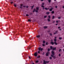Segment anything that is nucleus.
Here are the masks:
<instances>
[{
  "label": "nucleus",
  "instance_id": "1",
  "mask_svg": "<svg viewBox=\"0 0 64 64\" xmlns=\"http://www.w3.org/2000/svg\"><path fill=\"white\" fill-rule=\"evenodd\" d=\"M36 10L35 9H34L33 11V12H35V11L36 12H38V10H39V7H36Z\"/></svg>",
  "mask_w": 64,
  "mask_h": 64
},
{
  "label": "nucleus",
  "instance_id": "2",
  "mask_svg": "<svg viewBox=\"0 0 64 64\" xmlns=\"http://www.w3.org/2000/svg\"><path fill=\"white\" fill-rule=\"evenodd\" d=\"M48 18L47 19V20L48 22H50V18H51V16H48Z\"/></svg>",
  "mask_w": 64,
  "mask_h": 64
},
{
  "label": "nucleus",
  "instance_id": "3",
  "mask_svg": "<svg viewBox=\"0 0 64 64\" xmlns=\"http://www.w3.org/2000/svg\"><path fill=\"white\" fill-rule=\"evenodd\" d=\"M49 63V61H44L43 64H46V63Z\"/></svg>",
  "mask_w": 64,
  "mask_h": 64
},
{
  "label": "nucleus",
  "instance_id": "4",
  "mask_svg": "<svg viewBox=\"0 0 64 64\" xmlns=\"http://www.w3.org/2000/svg\"><path fill=\"white\" fill-rule=\"evenodd\" d=\"M38 50L39 51H42L43 50V48H41V47L39 48Z\"/></svg>",
  "mask_w": 64,
  "mask_h": 64
},
{
  "label": "nucleus",
  "instance_id": "5",
  "mask_svg": "<svg viewBox=\"0 0 64 64\" xmlns=\"http://www.w3.org/2000/svg\"><path fill=\"white\" fill-rule=\"evenodd\" d=\"M52 55H55V53H54V52L53 51H52Z\"/></svg>",
  "mask_w": 64,
  "mask_h": 64
},
{
  "label": "nucleus",
  "instance_id": "6",
  "mask_svg": "<svg viewBox=\"0 0 64 64\" xmlns=\"http://www.w3.org/2000/svg\"><path fill=\"white\" fill-rule=\"evenodd\" d=\"M34 56H37L38 55V54L37 52H36L34 54Z\"/></svg>",
  "mask_w": 64,
  "mask_h": 64
},
{
  "label": "nucleus",
  "instance_id": "7",
  "mask_svg": "<svg viewBox=\"0 0 64 64\" xmlns=\"http://www.w3.org/2000/svg\"><path fill=\"white\" fill-rule=\"evenodd\" d=\"M44 5V3H42V4L41 6L42 7H44L45 6H43Z\"/></svg>",
  "mask_w": 64,
  "mask_h": 64
},
{
  "label": "nucleus",
  "instance_id": "8",
  "mask_svg": "<svg viewBox=\"0 0 64 64\" xmlns=\"http://www.w3.org/2000/svg\"><path fill=\"white\" fill-rule=\"evenodd\" d=\"M49 54V52H47V53L46 54V56H48V54Z\"/></svg>",
  "mask_w": 64,
  "mask_h": 64
},
{
  "label": "nucleus",
  "instance_id": "9",
  "mask_svg": "<svg viewBox=\"0 0 64 64\" xmlns=\"http://www.w3.org/2000/svg\"><path fill=\"white\" fill-rule=\"evenodd\" d=\"M51 57H53V58H56V56H54V55H51Z\"/></svg>",
  "mask_w": 64,
  "mask_h": 64
},
{
  "label": "nucleus",
  "instance_id": "10",
  "mask_svg": "<svg viewBox=\"0 0 64 64\" xmlns=\"http://www.w3.org/2000/svg\"><path fill=\"white\" fill-rule=\"evenodd\" d=\"M56 49V48H54V47H53V48H52L53 51H54V50H55Z\"/></svg>",
  "mask_w": 64,
  "mask_h": 64
},
{
  "label": "nucleus",
  "instance_id": "11",
  "mask_svg": "<svg viewBox=\"0 0 64 64\" xmlns=\"http://www.w3.org/2000/svg\"><path fill=\"white\" fill-rule=\"evenodd\" d=\"M53 9V8H52L50 9L49 10L50 11H52V10Z\"/></svg>",
  "mask_w": 64,
  "mask_h": 64
},
{
  "label": "nucleus",
  "instance_id": "12",
  "mask_svg": "<svg viewBox=\"0 0 64 64\" xmlns=\"http://www.w3.org/2000/svg\"><path fill=\"white\" fill-rule=\"evenodd\" d=\"M46 42H45V40H43L42 41V43H43V44H45Z\"/></svg>",
  "mask_w": 64,
  "mask_h": 64
},
{
  "label": "nucleus",
  "instance_id": "13",
  "mask_svg": "<svg viewBox=\"0 0 64 64\" xmlns=\"http://www.w3.org/2000/svg\"><path fill=\"white\" fill-rule=\"evenodd\" d=\"M40 35H38L36 37L37 38H40Z\"/></svg>",
  "mask_w": 64,
  "mask_h": 64
},
{
  "label": "nucleus",
  "instance_id": "14",
  "mask_svg": "<svg viewBox=\"0 0 64 64\" xmlns=\"http://www.w3.org/2000/svg\"><path fill=\"white\" fill-rule=\"evenodd\" d=\"M57 32H58V31H56L54 33V34H57Z\"/></svg>",
  "mask_w": 64,
  "mask_h": 64
},
{
  "label": "nucleus",
  "instance_id": "15",
  "mask_svg": "<svg viewBox=\"0 0 64 64\" xmlns=\"http://www.w3.org/2000/svg\"><path fill=\"white\" fill-rule=\"evenodd\" d=\"M51 44H52V45H54V42H50Z\"/></svg>",
  "mask_w": 64,
  "mask_h": 64
},
{
  "label": "nucleus",
  "instance_id": "16",
  "mask_svg": "<svg viewBox=\"0 0 64 64\" xmlns=\"http://www.w3.org/2000/svg\"><path fill=\"white\" fill-rule=\"evenodd\" d=\"M50 14V12H47L46 13V14H47V15H49Z\"/></svg>",
  "mask_w": 64,
  "mask_h": 64
},
{
  "label": "nucleus",
  "instance_id": "17",
  "mask_svg": "<svg viewBox=\"0 0 64 64\" xmlns=\"http://www.w3.org/2000/svg\"><path fill=\"white\" fill-rule=\"evenodd\" d=\"M54 44H56V45H57V43H56V42H54Z\"/></svg>",
  "mask_w": 64,
  "mask_h": 64
},
{
  "label": "nucleus",
  "instance_id": "18",
  "mask_svg": "<svg viewBox=\"0 0 64 64\" xmlns=\"http://www.w3.org/2000/svg\"><path fill=\"white\" fill-rule=\"evenodd\" d=\"M44 29H46V28H47V26H44Z\"/></svg>",
  "mask_w": 64,
  "mask_h": 64
},
{
  "label": "nucleus",
  "instance_id": "19",
  "mask_svg": "<svg viewBox=\"0 0 64 64\" xmlns=\"http://www.w3.org/2000/svg\"><path fill=\"white\" fill-rule=\"evenodd\" d=\"M54 18H55V16H52V19H54Z\"/></svg>",
  "mask_w": 64,
  "mask_h": 64
},
{
  "label": "nucleus",
  "instance_id": "20",
  "mask_svg": "<svg viewBox=\"0 0 64 64\" xmlns=\"http://www.w3.org/2000/svg\"><path fill=\"white\" fill-rule=\"evenodd\" d=\"M40 56H37V58H40Z\"/></svg>",
  "mask_w": 64,
  "mask_h": 64
},
{
  "label": "nucleus",
  "instance_id": "21",
  "mask_svg": "<svg viewBox=\"0 0 64 64\" xmlns=\"http://www.w3.org/2000/svg\"><path fill=\"white\" fill-rule=\"evenodd\" d=\"M50 48L51 49H53V47H52V46H50Z\"/></svg>",
  "mask_w": 64,
  "mask_h": 64
},
{
  "label": "nucleus",
  "instance_id": "22",
  "mask_svg": "<svg viewBox=\"0 0 64 64\" xmlns=\"http://www.w3.org/2000/svg\"><path fill=\"white\" fill-rule=\"evenodd\" d=\"M54 41H55V42H56V41H57V40L56 39H54Z\"/></svg>",
  "mask_w": 64,
  "mask_h": 64
},
{
  "label": "nucleus",
  "instance_id": "23",
  "mask_svg": "<svg viewBox=\"0 0 64 64\" xmlns=\"http://www.w3.org/2000/svg\"><path fill=\"white\" fill-rule=\"evenodd\" d=\"M38 62H39V60H38L36 61V63H38Z\"/></svg>",
  "mask_w": 64,
  "mask_h": 64
},
{
  "label": "nucleus",
  "instance_id": "24",
  "mask_svg": "<svg viewBox=\"0 0 64 64\" xmlns=\"http://www.w3.org/2000/svg\"><path fill=\"white\" fill-rule=\"evenodd\" d=\"M52 14H54V11H52L51 12Z\"/></svg>",
  "mask_w": 64,
  "mask_h": 64
},
{
  "label": "nucleus",
  "instance_id": "25",
  "mask_svg": "<svg viewBox=\"0 0 64 64\" xmlns=\"http://www.w3.org/2000/svg\"><path fill=\"white\" fill-rule=\"evenodd\" d=\"M28 21H29V22H30V21H31V20L30 19H28Z\"/></svg>",
  "mask_w": 64,
  "mask_h": 64
},
{
  "label": "nucleus",
  "instance_id": "26",
  "mask_svg": "<svg viewBox=\"0 0 64 64\" xmlns=\"http://www.w3.org/2000/svg\"><path fill=\"white\" fill-rule=\"evenodd\" d=\"M50 59L51 60L52 59V58L51 57H50Z\"/></svg>",
  "mask_w": 64,
  "mask_h": 64
},
{
  "label": "nucleus",
  "instance_id": "27",
  "mask_svg": "<svg viewBox=\"0 0 64 64\" xmlns=\"http://www.w3.org/2000/svg\"><path fill=\"white\" fill-rule=\"evenodd\" d=\"M44 8L46 10H48V8Z\"/></svg>",
  "mask_w": 64,
  "mask_h": 64
},
{
  "label": "nucleus",
  "instance_id": "28",
  "mask_svg": "<svg viewBox=\"0 0 64 64\" xmlns=\"http://www.w3.org/2000/svg\"><path fill=\"white\" fill-rule=\"evenodd\" d=\"M59 39L60 40H61L62 39V38L61 37H59Z\"/></svg>",
  "mask_w": 64,
  "mask_h": 64
},
{
  "label": "nucleus",
  "instance_id": "29",
  "mask_svg": "<svg viewBox=\"0 0 64 64\" xmlns=\"http://www.w3.org/2000/svg\"><path fill=\"white\" fill-rule=\"evenodd\" d=\"M61 50H62L61 49H60L59 50V52H61Z\"/></svg>",
  "mask_w": 64,
  "mask_h": 64
},
{
  "label": "nucleus",
  "instance_id": "30",
  "mask_svg": "<svg viewBox=\"0 0 64 64\" xmlns=\"http://www.w3.org/2000/svg\"><path fill=\"white\" fill-rule=\"evenodd\" d=\"M30 7H32V9L33 8V7H34V6H30Z\"/></svg>",
  "mask_w": 64,
  "mask_h": 64
},
{
  "label": "nucleus",
  "instance_id": "31",
  "mask_svg": "<svg viewBox=\"0 0 64 64\" xmlns=\"http://www.w3.org/2000/svg\"><path fill=\"white\" fill-rule=\"evenodd\" d=\"M47 17V16H44V18H46Z\"/></svg>",
  "mask_w": 64,
  "mask_h": 64
},
{
  "label": "nucleus",
  "instance_id": "32",
  "mask_svg": "<svg viewBox=\"0 0 64 64\" xmlns=\"http://www.w3.org/2000/svg\"><path fill=\"white\" fill-rule=\"evenodd\" d=\"M50 50L49 48H48V51H50Z\"/></svg>",
  "mask_w": 64,
  "mask_h": 64
},
{
  "label": "nucleus",
  "instance_id": "33",
  "mask_svg": "<svg viewBox=\"0 0 64 64\" xmlns=\"http://www.w3.org/2000/svg\"><path fill=\"white\" fill-rule=\"evenodd\" d=\"M58 56L59 57H60V56H61V54H59Z\"/></svg>",
  "mask_w": 64,
  "mask_h": 64
},
{
  "label": "nucleus",
  "instance_id": "34",
  "mask_svg": "<svg viewBox=\"0 0 64 64\" xmlns=\"http://www.w3.org/2000/svg\"><path fill=\"white\" fill-rule=\"evenodd\" d=\"M48 2L49 3H50L51 2V0H49Z\"/></svg>",
  "mask_w": 64,
  "mask_h": 64
},
{
  "label": "nucleus",
  "instance_id": "35",
  "mask_svg": "<svg viewBox=\"0 0 64 64\" xmlns=\"http://www.w3.org/2000/svg\"><path fill=\"white\" fill-rule=\"evenodd\" d=\"M14 7H16L17 6L16 4H14Z\"/></svg>",
  "mask_w": 64,
  "mask_h": 64
},
{
  "label": "nucleus",
  "instance_id": "36",
  "mask_svg": "<svg viewBox=\"0 0 64 64\" xmlns=\"http://www.w3.org/2000/svg\"><path fill=\"white\" fill-rule=\"evenodd\" d=\"M58 19H61V17H58Z\"/></svg>",
  "mask_w": 64,
  "mask_h": 64
},
{
  "label": "nucleus",
  "instance_id": "37",
  "mask_svg": "<svg viewBox=\"0 0 64 64\" xmlns=\"http://www.w3.org/2000/svg\"><path fill=\"white\" fill-rule=\"evenodd\" d=\"M26 16H29V15L27 14L26 15Z\"/></svg>",
  "mask_w": 64,
  "mask_h": 64
},
{
  "label": "nucleus",
  "instance_id": "38",
  "mask_svg": "<svg viewBox=\"0 0 64 64\" xmlns=\"http://www.w3.org/2000/svg\"><path fill=\"white\" fill-rule=\"evenodd\" d=\"M50 35L51 36H52V34H50Z\"/></svg>",
  "mask_w": 64,
  "mask_h": 64
},
{
  "label": "nucleus",
  "instance_id": "39",
  "mask_svg": "<svg viewBox=\"0 0 64 64\" xmlns=\"http://www.w3.org/2000/svg\"><path fill=\"white\" fill-rule=\"evenodd\" d=\"M42 45L43 46H45V44H42Z\"/></svg>",
  "mask_w": 64,
  "mask_h": 64
},
{
  "label": "nucleus",
  "instance_id": "40",
  "mask_svg": "<svg viewBox=\"0 0 64 64\" xmlns=\"http://www.w3.org/2000/svg\"><path fill=\"white\" fill-rule=\"evenodd\" d=\"M28 58H29V59H31V58H30V56H29Z\"/></svg>",
  "mask_w": 64,
  "mask_h": 64
},
{
  "label": "nucleus",
  "instance_id": "41",
  "mask_svg": "<svg viewBox=\"0 0 64 64\" xmlns=\"http://www.w3.org/2000/svg\"><path fill=\"white\" fill-rule=\"evenodd\" d=\"M46 44L47 45H48V42H46Z\"/></svg>",
  "mask_w": 64,
  "mask_h": 64
},
{
  "label": "nucleus",
  "instance_id": "42",
  "mask_svg": "<svg viewBox=\"0 0 64 64\" xmlns=\"http://www.w3.org/2000/svg\"><path fill=\"white\" fill-rule=\"evenodd\" d=\"M56 23H58V20H56Z\"/></svg>",
  "mask_w": 64,
  "mask_h": 64
},
{
  "label": "nucleus",
  "instance_id": "43",
  "mask_svg": "<svg viewBox=\"0 0 64 64\" xmlns=\"http://www.w3.org/2000/svg\"><path fill=\"white\" fill-rule=\"evenodd\" d=\"M60 28H61V27H60V26H59L58 27V29H60Z\"/></svg>",
  "mask_w": 64,
  "mask_h": 64
},
{
  "label": "nucleus",
  "instance_id": "44",
  "mask_svg": "<svg viewBox=\"0 0 64 64\" xmlns=\"http://www.w3.org/2000/svg\"><path fill=\"white\" fill-rule=\"evenodd\" d=\"M23 6V4H20V6Z\"/></svg>",
  "mask_w": 64,
  "mask_h": 64
},
{
  "label": "nucleus",
  "instance_id": "45",
  "mask_svg": "<svg viewBox=\"0 0 64 64\" xmlns=\"http://www.w3.org/2000/svg\"><path fill=\"white\" fill-rule=\"evenodd\" d=\"M59 30H60V31H61V30H62V29L61 28H60L59 29Z\"/></svg>",
  "mask_w": 64,
  "mask_h": 64
},
{
  "label": "nucleus",
  "instance_id": "46",
  "mask_svg": "<svg viewBox=\"0 0 64 64\" xmlns=\"http://www.w3.org/2000/svg\"><path fill=\"white\" fill-rule=\"evenodd\" d=\"M56 8H57V6H56Z\"/></svg>",
  "mask_w": 64,
  "mask_h": 64
},
{
  "label": "nucleus",
  "instance_id": "47",
  "mask_svg": "<svg viewBox=\"0 0 64 64\" xmlns=\"http://www.w3.org/2000/svg\"><path fill=\"white\" fill-rule=\"evenodd\" d=\"M20 8H22V6H20Z\"/></svg>",
  "mask_w": 64,
  "mask_h": 64
},
{
  "label": "nucleus",
  "instance_id": "48",
  "mask_svg": "<svg viewBox=\"0 0 64 64\" xmlns=\"http://www.w3.org/2000/svg\"><path fill=\"white\" fill-rule=\"evenodd\" d=\"M43 8V9L44 10V7H42Z\"/></svg>",
  "mask_w": 64,
  "mask_h": 64
},
{
  "label": "nucleus",
  "instance_id": "49",
  "mask_svg": "<svg viewBox=\"0 0 64 64\" xmlns=\"http://www.w3.org/2000/svg\"><path fill=\"white\" fill-rule=\"evenodd\" d=\"M11 4H12L13 3V2H11Z\"/></svg>",
  "mask_w": 64,
  "mask_h": 64
},
{
  "label": "nucleus",
  "instance_id": "50",
  "mask_svg": "<svg viewBox=\"0 0 64 64\" xmlns=\"http://www.w3.org/2000/svg\"><path fill=\"white\" fill-rule=\"evenodd\" d=\"M56 25H58V24H56Z\"/></svg>",
  "mask_w": 64,
  "mask_h": 64
},
{
  "label": "nucleus",
  "instance_id": "51",
  "mask_svg": "<svg viewBox=\"0 0 64 64\" xmlns=\"http://www.w3.org/2000/svg\"><path fill=\"white\" fill-rule=\"evenodd\" d=\"M38 53H40V52L38 51Z\"/></svg>",
  "mask_w": 64,
  "mask_h": 64
},
{
  "label": "nucleus",
  "instance_id": "52",
  "mask_svg": "<svg viewBox=\"0 0 64 64\" xmlns=\"http://www.w3.org/2000/svg\"><path fill=\"white\" fill-rule=\"evenodd\" d=\"M26 8H28V6H26Z\"/></svg>",
  "mask_w": 64,
  "mask_h": 64
},
{
  "label": "nucleus",
  "instance_id": "53",
  "mask_svg": "<svg viewBox=\"0 0 64 64\" xmlns=\"http://www.w3.org/2000/svg\"><path fill=\"white\" fill-rule=\"evenodd\" d=\"M55 39H56V37H55Z\"/></svg>",
  "mask_w": 64,
  "mask_h": 64
},
{
  "label": "nucleus",
  "instance_id": "54",
  "mask_svg": "<svg viewBox=\"0 0 64 64\" xmlns=\"http://www.w3.org/2000/svg\"><path fill=\"white\" fill-rule=\"evenodd\" d=\"M41 1H43V0H41Z\"/></svg>",
  "mask_w": 64,
  "mask_h": 64
},
{
  "label": "nucleus",
  "instance_id": "55",
  "mask_svg": "<svg viewBox=\"0 0 64 64\" xmlns=\"http://www.w3.org/2000/svg\"><path fill=\"white\" fill-rule=\"evenodd\" d=\"M63 8H64V6H63Z\"/></svg>",
  "mask_w": 64,
  "mask_h": 64
},
{
  "label": "nucleus",
  "instance_id": "56",
  "mask_svg": "<svg viewBox=\"0 0 64 64\" xmlns=\"http://www.w3.org/2000/svg\"><path fill=\"white\" fill-rule=\"evenodd\" d=\"M48 9H49L50 8H48Z\"/></svg>",
  "mask_w": 64,
  "mask_h": 64
},
{
  "label": "nucleus",
  "instance_id": "57",
  "mask_svg": "<svg viewBox=\"0 0 64 64\" xmlns=\"http://www.w3.org/2000/svg\"><path fill=\"white\" fill-rule=\"evenodd\" d=\"M23 7H25V6H23Z\"/></svg>",
  "mask_w": 64,
  "mask_h": 64
},
{
  "label": "nucleus",
  "instance_id": "58",
  "mask_svg": "<svg viewBox=\"0 0 64 64\" xmlns=\"http://www.w3.org/2000/svg\"><path fill=\"white\" fill-rule=\"evenodd\" d=\"M54 22H55V21H54V22H54Z\"/></svg>",
  "mask_w": 64,
  "mask_h": 64
},
{
  "label": "nucleus",
  "instance_id": "59",
  "mask_svg": "<svg viewBox=\"0 0 64 64\" xmlns=\"http://www.w3.org/2000/svg\"><path fill=\"white\" fill-rule=\"evenodd\" d=\"M30 48H28V49H30Z\"/></svg>",
  "mask_w": 64,
  "mask_h": 64
},
{
  "label": "nucleus",
  "instance_id": "60",
  "mask_svg": "<svg viewBox=\"0 0 64 64\" xmlns=\"http://www.w3.org/2000/svg\"><path fill=\"white\" fill-rule=\"evenodd\" d=\"M54 1H56V0H54Z\"/></svg>",
  "mask_w": 64,
  "mask_h": 64
},
{
  "label": "nucleus",
  "instance_id": "61",
  "mask_svg": "<svg viewBox=\"0 0 64 64\" xmlns=\"http://www.w3.org/2000/svg\"><path fill=\"white\" fill-rule=\"evenodd\" d=\"M31 14H32V13H31Z\"/></svg>",
  "mask_w": 64,
  "mask_h": 64
},
{
  "label": "nucleus",
  "instance_id": "62",
  "mask_svg": "<svg viewBox=\"0 0 64 64\" xmlns=\"http://www.w3.org/2000/svg\"><path fill=\"white\" fill-rule=\"evenodd\" d=\"M63 51H64V49Z\"/></svg>",
  "mask_w": 64,
  "mask_h": 64
},
{
  "label": "nucleus",
  "instance_id": "63",
  "mask_svg": "<svg viewBox=\"0 0 64 64\" xmlns=\"http://www.w3.org/2000/svg\"><path fill=\"white\" fill-rule=\"evenodd\" d=\"M44 0V1L45 0Z\"/></svg>",
  "mask_w": 64,
  "mask_h": 64
},
{
  "label": "nucleus",
  "instance_id": "64",
  "mask_svg": "<svg viewBox=\"0 0 64 64\" xmlns=\"http://www.w3.org/2000/svg\"><path fill=\"white\" fill-rule=\"evenodd\" d=\"M30 39H31V38Z\"/></svg>",
  "mask_w": 64,
  "mask_h": 64
}]
</instances>
